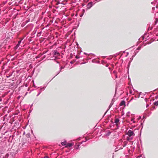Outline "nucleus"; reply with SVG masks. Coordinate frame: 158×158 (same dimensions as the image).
<instances>
[{
	"mask_svg": "<svg viewBox=\"0 0 158 158\" xmlns=\"http://www.w3.org/2000/svg\"><path fill=\"white\" fill-rule=\"evenodd\" d=\"M127 134L129 137H131L132 136H134L135 135L133 131L131 130H129L128 131Z\"/></svg>",
	"mask_w": 158,
	"mask_h": 158,
	"instance_id": "nucleus-1",
	"label": "nucleus"
},
{
	"mask_svg": "<svg viewBox=\"0 0 158 158\" xmlns=\"http://www.w3.org/2000/svg\"><path fill=\"white\" fill-rule=\"evenodd\" d=\"M93 3L92 2H89L87 5V8L89 9L92 6Z\"/></svg>",
	"mask_w": 158,
	"mask_h": 158,
	"instance_id": "nucleus-2",
	"label": "nucleus"
},
{
	"mask_svg": "<svg viewBox=\"0 0 158 158\" xmlns=\"http://www.w3.org/2000/svg\"><path fill=\"white\" fill-rule=\"evenodd\" d=\"M53 53L54 54V55L55 56H60V53L57 52V51L56 50H55L54 51V52H53Z\"/></svg>",
	"mask_w": 158,
	"mask_h": 158,
	"instance_id": "nucleus-3",
	"label": "nucleus"
},
{
	"mask_svg": "<svg viewBox=\"0 0 158 158\" xmlns=\"http://www.w3.org/2000/svg\"><path fill=\"white\" fill-rule=\"evenodd\" d=\"M120 106L124 105L125 106V101L124 100L122 101L120 104Z\"/></svg>",
	"mask_w": 158,
	"mask_h": 158,
	"instance_id": "nucleus-4",
	"label": "nucleus"
},
{
	"mask_svg": "<svg viewBox=\"0 0 158 158\" xmlns=\"http://www.w3.org/2000/svg\"><path fill=\"white\" fill-rule=\"evenodd\" d=\"M114 123H116V125H118V123L119 121V120L118 118H115L114 120Z\"/></svg>",
	"mask_w": 158,
	"mask_h": 158,
	"instance_id": "nucleus-5",
	"label": "nucleus"
},
{
	"mask_svg": "<svg viewBox=\"0 0 158 158\" xmlns=\"http://www.w3.org/2000/svg\"><path fill=\"white\" fill-rule=\"evenodd\" d=\"M128 143V142L127 141H124L123 144V147H125Z\"/></svg>",
	"mask_w": 158,
	"mask_h": 158,
	"instance_id": "nucleus-6",
	"label": "nucleus"
},
{
	"mask_svg": "<svg viewBox=\"0 0 158 158\" xmlns=\"http://www.w3.org/2000/svg\"><path fill=\"white\" fill-rule=\"evenodd\" d=\"M132 139H133V137H132L130 138L129 137H127V138H126L127 140L128 141H129L130 142L131 140H132Z\"/></svg>",
	"mask_w": 158,
	"mask_h": 158,
	"instance_id": "nucleus-7",
	"label": "nucleus"
},
{
	"mask_svg": "<svg viewBox=\"0 0 158 158\" xmlns=\"http://www.w3.org/2000/svg\"><path fill=\"white\" fill-rule=\"evenodd\" d=\"M73 145L71 143H68L66 144V147H71Z\"/></svg>",
	"mask_w": 158,
	"mask_h": 158,
	"instance_id": "nucleus-8",
	"label": "nucleus"
},
{
	"mask_svg": "<svg viewBox=\"0 0 158 158\" xmlns=\"http://www.w3.org/2000/svg\"><path fill=\"white\" fill-rule=\"evenodd\" d=\"M154 104L156 106H157L158 105V101L155 102H154Z\"/></svg>",
	"mask_w": 158,
	"mask_h": 158,
	"instance_id": "nucleus-9",
	"label": "nucleus"
},
{
	"mask_svg": "<svg viewBox=\"0 0 158 158\" xmlns=\"http://www.w3.org/2000/svg\"><path fill=\"white\" fill-rule=\"evenodd\" d=\"M61 144L62 145H65V142H63L61 143Z\"/></svg>",
	"mask_w": 158,
	"mask_h": 158,
	"instance_id": "nucleus-10",
	"label": "nucleus"
},
{
	"mask_svg": "<svg viewBox=\"0 0 158 158\" xmlns=\"http://www.w3.org/2000/svg\"><path fill=\"white\" fill-rule=\"evenodd\" d=\"M40 57V56L39 55V56H37L36 57V58H39Z\"/></svg>",
	"mask_w": 158,
	"mask_h": 158,
	"instance_id": "nucleus-11",
	"label": "nucleus"
},
{
	"mask_svg": "<svg viewBox=\"0 0 158 158\" xmlns=\"http://www.w3.org/2000/svg\"><path fill=\"white\" fill-rule=\"evenodd\" d=\"M19 44H18L16 46H17V47H18V46H19Z\"/></svg>",
	"mask_w": 158,
	"mask_h": 158,
	"instance_id": "nucleus-12",
	"label": "nucleus"
},
{
	"mask_svg": "<svg viewBox=\"0 0 158 158\" xmlns=\"http://www.w3.org/2000/svg\"><path fill=\"white\" fill-rule=\"evenodd\" d=\"M20 42H21V41H19V42H18V44H20Z\"/></svg>",
	"mask_w": 158,
	"mask_h": 158,
	"instance_id": "nucleus-13",
	"label": "nucleus"
},
{
	"mask_svg": "<svg viewBox=\"0 0 158 158\" xmlns=\"http://www.w3.org/2000/svg\"><path fill=\"white\" fill-rule=\"evenodd\" d=\"M5 96V95H2V97H4Z\"/></svg>",
	"mask_w": 158,
	"mask_h": 158,
	"instance_id": "nucleus-14",
	"label": "nucleus"
},
{
	"mask_svg": "<svg viewBox=\"0 0 158 158\" xmlns=\"http://www.w3.org/2000/svg\"><path fill=\"white\" fill-rule=\"evenodd\" d=\"M77 58H78V57L77 56H76V57Z\"/></svg>",
	"mask_w": 158,
	"mask_h": 158,
	"instance_id": "nucleus-15",
	"label": "nucleus"
}]
</instances>
